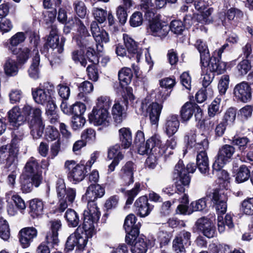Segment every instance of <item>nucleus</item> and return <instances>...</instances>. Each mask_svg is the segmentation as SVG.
Masks as SVG:
<instances>
[{"label":"nucleus","instance_id":"1","mask_svg":"<svg viewBox=\"0 0 253 253\" xmlns=\"http://www.w3.org/2000/svg\"><path fill=\"white\" fill-rule=\"evenodd\" d=\"M94 194L92 189H91L90 186H89L85 193V198L88 201V204L87 210H85L84 213V227L85 230L88 232V234L90 235L93 232V223L97 222L100 215L98 208L95 203V201L97 199V197Z\"/></svg>","mask_w":253,"mask_h":253},{"label":"nucleus","instance_id":"2","mask_svg":"<svg viewBox=\"0 0 253 253\" xmlns=\"http://www.w3.org/2000/svg\"><path fill=\"white\" fill-rule=\"evenodd\" d=\"M23 112L26 115V119L28 117L31 134L35 139L40 138L43 134L44 128L42 110L39 108H32L26 104L23 108Z\"/></svg>","mask_w":253,"mask_h":253},{"label":"nucleus","instance_id":"3","mask_svg":"<svg viewBox=\"0 0 253 253\" xmlns=\"http://www.w3.org/2000/svg\"><path fill=\"white\" fill-rule=\"evenodd\" d=\"M196 169L194 164H188L185 169L183 162L179 161L176 165L174 169V175L176 176V181L175 185L176 191L181 193H184L185 187H188L190 182L189 173H193Z\"/></svg>","mask_w":253,"mask_h":253},{"label":"nucleus","instance_id":"4","mask_svg":"<svg viewBox=\"0 0 253 253\" xmlns=\"http://www.w3.org/2000/svg\"><path fill=\"white\" fill-rule=\"evenodd\" d=\"M56 193L58 199V210L64 211L68 205L72 204L76 196V190L74 188H66L63 180L59 179L56 182Z\"/></svg>","mask_w":253,"mask_h":253},{"label":"nucleus","instance_id":"5","mask_svg":"<svg viewBox=\"0 0 253 253\" xmlns=\"http://www.w3.org/2000/svg\"><path fill=\"white\" fill-rule=\"evenodd\" d=\"M93 223V232L91 235L88 234V232L85 230L84 227V221L83 224V228L84 231V233H79L76 232L74 234H71L68 238L66 243V248L70 250H72L75 247L81 251L84 249L87 242V238H91L95 234L94 224Z\"/></svg>","mask_w":253,"mask_h":253},{"label":"nucleus","instance_id":"6","mask_svg":"<svg viewBox=\"0 0 253 253\" xmlns=\"http://www.w3.org/2000/svg\"><path fill=\"white\" fill-rule=\"evenodd\" d=\"M219 58L213 55L210 58L209 55L206 57L201 56V69L202 71H209L211 73H216L217 75L223 74L226 71V64L225 62L220 61Z\"/></svg>","mask_w":253,"mask_h":253},{"label":"nucleus","instance_id":"7","mask_svg":"<svg viewBox=\"0 0 253 253\" xmlns=\"http://www.w3.org/2000/svg\"><path fill=\"white\" fill-rule=\"evenodd\" d=\"M64 167L68 171L69 180L75 184L82 181L87 172L85 166L76 164L73 160L66 161Z\"/></svg>","mask_w":253,"mask_h":253},{"label":"nucleus","instance_id":"8","mask_svg":"<svg viewBox=\"0 0 253 253\" xmlns=\"http://www.w3.org/2000/svg\"><path fill=\"white\" fill-rule=\"evenodd\" d=\"M24 173L30 177L36 187H39L42 182V172L40 170L38 162L33 157L30 158L26 163L24 168Z\"/></svg>","mask_w":253,"mask_h":253},{"label":"nucleus","instance_id":"9","mask_svg":"<svg viewBox=\"0 0 253 253\" xmlns=\"http://www.w3.org/2000/svg\"><path fill=\"white\" fill-rule=\"evenodd\" d=\"M191 233L185 230L178 232L172 241V249L176 253H185V248L191 245Z\"/></svg>","mask_w":253,"mask_h":253},{"label":"nucleus","instance_id":"10","mask_svg":"<svg viewBox=\"0 0 253 253\" xmlns=\"http://www.w3.org/2000/svg\"><path fill=\"white\" fill-rule=\"evenodd\" d=\"M234 153L235 148L233 146L228 144L222 145L219 149L215 157L214 168L216 169L223 168L225 165L230 162Z\"/></svg>","mask_w":253,"mask_h":253},{"label":"nucleus","instance_id":"11","mask_svg":"<svg viewBox=\"0 0 253 253\" xmlns=\"http://www.w3.org/2000/svg\"><path fill=\"white\" fill-rule=\"evenodd\" d=\"M195 113V117L197 120H200L202 117V111L200 107L195 103L186 102L181 107L180 114L182 122L189 121Z\"/></svg>","mask_w":253,"mask_h":253},{"label":"nucleus","instance_id":"12","mask_svg":"<svg viewBox=\"0 0 253 253\" xmlns=\"http://www.w3.org/2000/svg\"><path fill=\"white\" fill-rule=\"evenodd\" d=\"M54 92L53 85L48 83L44 84L43 89H33L32 95L36 103L43 105L51 99V95Z\"/></svg>","mask_w":253,"mask_h":253},{"label":"nucleus","instance_id":"13","mask_svg":"<svg viewBox=\"0 0 253 253\" xmlns=\"http://www.w3.org/2000/svg\"><path fill=\"white\" fill-rule=\"evenodd\" d=\"M90 30L92 36L96 42V47L99 51L103 49V44L108 42L110 38L108 33L104 29H100L96 21H93L90 25Z\"/></svg>","mask_w":253,"mask_h":253},{"label":"nucleus","instance_id":"14","mask_svg":"<svg viewBox=\"0 0 253 253\" xmlns=\"http://www.w3.org/2000/svg\"><path fill=\"white\" fill-rule=\"evenodd\" d=\"M234 97L240 102L247 103L252 99V88L246 82L237 84L233 89Z\"/></svg>","mask_w":253,"mask_h":253},{"label":"nucleus","instance_id":"15","mask_svg":"<svg viewBox=\"0 0 253 253\" xmlns=\"http://www.w3.org/2000/svg\"><path fill=\"white\" fill-rule=\"evenodd\" d=\"M141 108L149 114L151 123L153 125L157 124L159 120L162 105L157 102H148L145 99L142 103Z\"/></svg>","mask_w":253,"mask_h":253},{"label":"nucleus","instance_id":"16","mask_svg":"<svg viewBox=\"0 0 253 253\" xmlns=\"http://www.w3.org/2000/svg\"><path fill=\"white\" fill-rule=\"evenodd\" d=\"M227 196L221 190H214L212 193L211 201L218 215L224 214L227 210Z\"/></svg>","mask_w":253,"mask_h":253},{"label":"nucleus","instance_id":"17","mask_svg":"<svg viewBox=\"0 0 253 253\" xmlns=\"http://www.w3.org/2000/svg\"><path fill=\"white\" fill-rule=\"evenodd\" d=\"M90 122L95 126H108L109 123V116L108 111L105 109H98L93 108L88 115Z\"/></svg>","mask_w":253,"mask_h":253},{"label":"nucleus","instance_id":"18","mask_svg":"<svg viewBox=\"0 0 253 253\" xmlns=\"http://www.w3.org/2000/svg\"><path fill=\"white\" fill-rule=\"evenodd\" d=\"M124 41L129 58H134L138 62L142 56V51L138 47L137 43L127 35H124Z\"/></svg>","mask_w":253,"mask_h":253},{"label":"nucleus","instance_id":"19","mask_svg":"<svg viewBox=\"0 0 253 253\" xmlns=\"http://www.w3.org/2000/svg\"><path fill=\"white\" fill-rule=\"evenodd\" d=\"M197 228L204 235L209 238H212L215 234V228L210 219L203 217L199 218L195 224Z\"/></svg>","mask_w":253,"mask_h":253},{"label":"nucleus","instance_id":"20","mask_svg":"<svg viewBox=\"0 0 253 253\" xmlns=\"http://www.w3.org/2000/svg\"><path fill=\"white\" fill-rule=\"evenodd\" d=\"M218 17L224 26L227 25V22L230 21H238L244 16L243 12L239 9L232 7L229 9L226 13L220 11L218 13Z\"/></svg>","mask_w":253,"mask_h":253},{"label":"nucleus","instance_id":"21","mask_svg":"<svg viewBox=\"0 0 253 253\" xmlns=\"http://www.w3.org/2000/svg\"><path fill=\"white\" fill-rule=\"evenodd\" d=\"M38 234L37 230L33 227H25L19 232V241L23 248H28L36 238Z\"/></svg>","mask_w":253,"mask_h":253},{"label":"nucleus","instance_id":"22","mask_svg":"<svg viewBox=\"0 0 253 253\" xmlns=\"http://www.w3.org/2000/svg\"><path fill=\"white\" fill-rule=\"evenodd\" d=\"M9 122L13 126L18 127L26 120V115L18 106H14L8 112Z\"/></svg>","mask_w":253,"mask_h":253},{"label":"nucleus","instance_id":"23","mask_svg":"<svg viewBox=\"0 0 253 253\" xmlns=\"http://www.w3.org/2000/svg\"><path fill=\"white\" fill-rule=\"evenodd\" d=\"M12 149L11 145L8 149L6 145H3L0 147V163H5L7 167H10L15 162L18 153L14 154Z\"/></svg>","mask_w":253,"mask_h":253},{"label":"nucleus","instance_id":"24","mask_svg":"<svg viewBox=\"0 0 253 253\" xmlns=\"http://www.w3.org/2000/svg\"><path fill=\"white\" fill-rule=\"evenodd\" d=\"M149 29L153 35L163 38L168 35L169 27L167 24L160 19L154 23H150Z\"/></svg>","mask_w":253,"mask_h":253},{"label":"nucleus","instance_id":"25","mask_svg":"<svg viewBox=\"0 0 253 253\" xmlns=\"http://www.w3.org/2000/svg\"><path fill=\"white\" fill-rule=\"evenodd\" d=\"M136 218L133 214H129L125 219L124 227L126 232L129 235L135 236L139 233L141 226L140 223H136Z\"/></svg>","mask_w":253,"mask_h":253},{"label":"nucleus","instance_id":"26","mask_svg":"<svg viewBox=\"0 0 253 253\" xmlns=\"http://www.w3.org/2000/svg\"><path fill=\"white\" fill-rule=\"evenodd\" d=\"M179 126V122L177 115H170L167 117L165 125V132L169 136L174 134Z\"/></svg>","mask_w":253,"mask_h":253},{"label":"nucleus","instance_id":"27","mask_svg":"<svg viewBox=\"0 0 253 253\" xmlns=\"http://www.w3.org/2000/svg\"><path fill=\"white\" fill-rule=\"evenodd\" d=\"M134 205L137 213L142 217L148 215L152 209L148 203L147 198L145 196L139 198L135 201Z\"/></svg>","mask_w":253,"mask_h":253},{"label":"nucleus","instance_id":"28","mask_svg":"<svg viewBox=\"0 0 253 253\" xmlns=\"http://www.w3.org/2000/svg\"><path fill=\"white\" fill-rule=\"evenodd\" d=\"M50 223V231L46 235V240L48 243L56 244L58 242V231L61 228V223L58 220L51 221Z\"/></svg>","mask_w":253,"mask_h":253},{"label":"nucleus","instance_id":"29","mask_svg":"<svg viewBox=\"0 0 253 253\" xmlns=\"http://www.w3.org/2000/svg\"><path fill=\"white\" fill-rule=\"evenodd\" d=\"M73 23L75 24L77 28V32L76 36L77 38L82 42V44L84 43V40L86 38H90V34L84 25L83 22L78 18H75L74 19Z\"/></svg>","mask_w":253,"mask_h":253},{"label":"nucleus","instance_id":"30","mask_svg":"<svg viewBox=\"0 0 253 253\" xmlns=\"http://www.w3.org/2000/svg\"><path fill=\"white\" fill-rule=\"evenodd\" d=\"M119 133L121 147L124 149L128 148L132 143V135L130 129L128 127H123L119 129Z\"/></svg>","mask_w":253,"mask_h":253},{"label":"nucleus","instance_id":"31","mask_svg":"<svg viewBox=\"0 0 253 253\" xmlns=\"http://www.w3.org/2000/svg\"><path fill=\"white\" fill-rule=\"evenodd\" d=\"M197 165L202 173H205L209 170V159L205 151H200L197 156Z\"/></svg>","mask_w":253,"mask_h":253},{"label":"nucleus","instance_id":"32","mask_svg":"<svg viewBox=\"0 0 253 253\" xmlns=\"http://www.w3.org/2000/svg\"><path fill=\"white\" fill-rule=\"evenodd\" d=\"M30 214L33 217H37L42 214L43 204L42 200L34 199L30 202Z\"/></svg>","mask_w":253,"mask_h":253},{"label":"nucleus","instance_id":"33","mask_svg":"<svg viewBox=\"0 0 253 253\" xmlns=\"http://www.w3.org/2000/svg\"><path fill=\"white\" fill-rule=\"evenodd\" d=\"M112 114L115 122L121 123L126 117V112L124 107L119 102H115L112 109Z\"/></svg>","mask_w":253,"mask_h":253},{"label":"nucleus","instance_id":"34","mask_svg":"<svg viewBox=\"0 0 253 253\" xmlns=\"http://www.w3.org/2000/svg\"><path fill=\"white\" fill-rule=\"evenodd\" d=\"M33 52H35V56L33 58L32 64L28 70V73L31 78L34 79H37L39 77V66L40 59L38 50L33 49Z\"/></svg>","mask_w":253,"mask_h":253},{"label":"nucleus","instance_id":"35","mask_svg":"<svg viewBox=\"0 0 253 253\" xmlns=\"http://www.w3.org/2000/svg\"><path fill=\"white\" fill-rule=\"evenodd\" d=\"M65 42V38L62 37L59 41V37H48L47 38V44L51 48L59 53H61L64 50V45Z\"/></svg>","mask_w":253,"mask_h":253},{"label":"nucleus","instance_id":"36","mask_svg":"<svg viewBox=\"0 0 253 253\" xmlns=\"http://www.w3.org/2000/svg\"><path fill=\"white\" fill-rule=\"evenodd\" d=\"M93 89V86L92 83L88 81H84L79 86V93L77 98L78 99L84 101H87L88 98L85 94L90 93Z\"/></svg>","mask_w":253,"mask_h":253},{"label":"nucleus","instance_id":"37","mask_svg":"<svg viewBox=\"0 0 253 253\" xmlns=\"http://www.w3.org/2000/svg\"><path fill=\"white\" fill-rule=\"evenodd\" d=\"M5 74L7 76H15L18 72V67L17 62L13 59L8 58L3 65Z\"/></svg>","mask_w":253,"mask_h":253},{"label":"nucleus","instance_id":"38","mask_svg":"<svg viewBox=\"0 0 253 253\" xmlns=\"http://www.w3.org/2000/svg\"><path fill=\"white\" fill-rule=\"evenodd\" d=\"M179 201L180 204L177 207V213L184 215H190L192 213V211L188 208L189 199L187 194H183L181 197L179 198Z\"/></svg>","mask_w":253,"mask_h":253},{"label":"nucleus","instance_id":"39","mask_svg":"<svg viewBox=\"0 0 253 253\" xmlns=\"http://www.w3.org/2000/svg\"><path fill=\"white\" fill-rule=\"evenodd\" d=\"M225 225L229 228L234 227L232 217L231 215L227 214L224 217L221 215H218L217 217V226L219 232H223L225 230Z\"/></svg>","mask_w":253,"mask_h":253},{"label":"nucleus","instance_id":"40","mask_svg":"<svg viewBox=\"0 0 253 253\" xmlns=\"http://www.w3.org/2000/svg\"><path fill=\"white\" fill-rule=\"evenodd\" d=\"M26 39V36L23 32H18L13 35L9 40V49L13 54H17V52L15 47L22 43Z\"/></svg>","mask_w":253,"mask_h":253},{"label":"nucleus","instance_id":"41","mask_svg":"<svg viewBox=\"0 0 253 253\" xmlns=\"http://www.w3.org/2000/svg\"><path fill=\"white\" fill-rule=\"evenodd\" d=\"M132 77L131 70L129 68H124L118 73V78L121 85L124 86L131 82Z\"/></svg>","mask_w":253,"mask_h":253},{"label":"nucleus","instance_id":"42","mask_svg":"<svg viewBox=\"0 0 253 253\" xmlns=\"http://www.w3.org/2000/svg\"><path fill=\"white\" fill-rule=\"evenodd\" d=\"M252 59H245L241 61L237 66L238 74L240 76H244L253 67V56H251Z\"/></svg>","mask_w":253,"mask_h":253},{"label":"nucleus","instance_id":"43","mask_svg":"<svg viewBox=\"0 0 253 253\" xmlns=\"http://www.w3.org/2000/svg\"><path fill=\"white\" fill-rule=\"evenodd\" d=\"M6 199L7 201L11 200L17 208L20 210H24L26 205L24 200L17 194L13 191H9L6 194Z\"/></svg>","mask_w":253,"mask_h":253},{"label":"nucleus","instance_id":"44","mask_svg":"<svg viewBox=\"0 0 253 253\" xmlns=\"http://www.w3.org/2000/svg\"><path fill=\"white\" fill-rule=\"evenodd\" d=\"M177 145V141L175 137L169 136L165 143L163 144L162 147V151L165 154L166 156L173 154L172 150L174 149Z\"/></svg>","mask_w":253,"mask_h":253},{"label":"nucleus","instance_id":"45","mask_svg":"<svg viewBox=\"0 0 253 253\" xmlns=\"http://www.w3.org/2000/svg\"><path fill=\"white\" fill-rule=\"evenodd\" d=\"M65 217L69 225L72 227H76L79 223V217L77 213L72 209H68L66 211Z\"/></svg>","mask_w":253,"mask_h":253},{"label":"nucleus","instance_id":"46","mask_svg":"<svg viewBox=\"0 0 253 253\" xmlns=\"http://www.w3.org/2000/svg\"><path fill=\"white\" fill-rule=\"evenodd\" d=\"M14 137L12 139L10 145L12 147V151L14 154L18 153L19 151V143L20 141L23 139L24 134L23 130H17L14 132Z\"/></svg>","mask_w":253,"mask_h":253},{"label":"nucleus","instance_id":"47","mask_svg":"<svg viewBox=\"0 0 253 253\" xmlns=\"http://www.w3.org/2000/svg\"><path fill=\"white\" fill-rule=\"evenodd\" d=\"M132 253H145L147 251V245L144 240L141 238H137L135 243L131 247Z\"/></svg>","mask_w":253,"mask_h":253},{"label":"nucleus","instance_id":"48","mask_svg":"<svg viewBox=\"0 0 253 253\" xmlns=\"http://www.w3.org/2000/svg\"><path fill=\"white\" fill-rule=\"evenodd\" d=\"M250 176V171L244 165L240 167L236 175V180L238 183H242L247 180Z\"/></svg>","mask_w":253,"mask_h":253},{"label":"nucleus","instance_id":"49","mask_svg":"<svg viewBox=\"0 0 253 253\" xmlns=\"http://www.w3.org/2000/svg\"><path fill=\"white\" fill-rule=\"evenodd\" d=\"M237 111L234 108H230L225 112L222 121L227 126L232 125L234 124L236 117Z\"/></svg>","mask_w":253,"mask_h":253},{"label":"nucleus","instance_id":"50","mask_svg":"<svg viewBox=\"0 0 253 253\" xmlns=\"http://www.w3.org/2000/svg\"><path fill=\"white\" fill-rule=\"evenodd\" d=\"M73 7L76 13L81 18L85 17L86 14V7L84 1L76 0L73 3Z\"/></svg>","mask_w":253,"mask_h":253},{"label":"nucleus","instance_id":"51","mask_svg":"<svg viewBox=\"0 0 253 253\" xmlns=\"http://www.w3.org/2000/svg\"><path fill=\"white\" fill-rule=\"evenodd\" d=\"M213 95V90L211 87L199 90L196 94V99L198 102L202 103L205 101L208 97H211Z\"/></svg>","mask_w":253,"mask_h":253},{"label":"nucleus","instance_id":"52","mask_svg":"<svg viewBox=\"0 0 253 253\" xmlns=\"http://www.w3.org/2000/svg\"><path fill=\"white\" fill-rule=\"evenodd\" d=\"M10 237V229L7 221L3 218H0V237L4 240H7Z\"/></svg>","mask_w":253,"mask_h":253},{"label":"nucleus","instance_id":"53","mask_svg":"<svg viewBox=\"0 0 253 253\" xmlns=\"http://www.w3.org/2000/svg\"><path fill=\"white\" fill-rule=\"evenodd\" d=\"M94 18L99 23H103L106 19L107 12L106 10L98 7H94L92 10Z\"/></svg>","mask_w":253,"mask_h":253},{"label":"nucleus","instance_id":"54","mask_svg":"<svg viewBox=\"0 0 253 253\" xmlns=\"http://www.w3.org/2000/svg\"><path fill=\"white\" fill-rule=\"evenodd\" d=\"M213 12V8L212 7H205L201 12L200 20L202 23L205 24H210L213 21V18L211 16Z\"/></svg>","mask_w":253,"mask_h":253},{"label":"nucleus","instance_id":"55","mask_svg":"<svg viewBox=\"0 0 253 253\" xmlns=\"http://www.w3.org/2000/svg\"><path fill=\"white\" fill-rule=\"evenodd\" d=\"M120 146L116 144L111 147L108 151V156L110 159L120 161L123 159V155L120 152Z\"/></svg>","mask_w":253,"mask_h":253},{"label":"nucleus","instance_id":"56","mask_svg":"<svg viewBox=\"0 0 253 253\" xmlns=\"http://www.w3.org/2000/svg\"><path fill=\"white\" fill-rule=\"evenodd\" d=\"M45 137L48 141L59 139L60 134L58 130L52 126H48L45 129Z\"/></svg>","mask_w":253,"mask_h":253},{"label":"nucleus","instance_id":"57","mask_svg":"<svg viewBox=\"0 0 253 253\" xmlns=\"http://www.w3.org/2000/svg\"><path fill=\"white\" fill-rule=\"evenodd\" d=\"M221 102V98L220 97H216L211 103L209 107V115L211 117H214L215 115L220 113V103Z\"/></svg>","mask_w":253,"mask_h":253},{"label":"nucleus","instance_id":"58","mask_svg":"<svg viewBox=\"0 0 253 253\" xmlns=\"http://www.w3.org/2000/svg\"><path fill=\"white\" fill-rule=\"evenodd\" d=\"M85 119L81 116H73L72 118L71 126L74 130L81 129L85 123Z\"/></svg>","mask_w":253,"mask_h":253},{"label":"nucleus","instance_id":"59","mask_svg":"<svg viewBox=\"0 0 253 253\" xmlns=\"http://www.w3.org/2000/svg\"><path fill=\"white\" fill-rule=\"evenodd\" d=\"M140 191V184L139 183H136L133 188L131 190L128 191L126 193L127 200L126 204L127 205L131 204L134 200V198Z\"/></svg>","mask_w":253,"mask_h":253},{"label":"nucleus","instance_id":"60","mask_svg":"<svg viewBox=\"0 0 253 253\" xmlns=\"http://www.w3.org/2000/svg\"><path fill=\"white\" fill-rule=\"evenodd\" d=\"M86 72L90 80L94 82L97 81L99 75L96 63L89 65L86 68Z\"/></svg>","mask_w":253,"mask_h":253},{"label":"nucleus","instance_id":"61","mask_svg":"<svg viewBox=\"0 0 253 253\" xmlns=\"http://www.w3.org/2000/svg\"><path fill=\"white\" fill-rule=\"evenodd\" d=\"M111 101L110 98L107 96H100L97 100L96 106L95 108L98 109H105L108 111L110 107Z\"/></svg>","mask_w":253,"mask_h":253},{"label":"nucleus","instance_id":"62","mask_svg":"<svg viewBox=\"0 0 253 253\" xmlns=\"http://www.w3.org/2000/svg\"><path fill=\"white\" fill-rule=\"evenodd\" d=\"M145 12V16L146 19L149 21V24L152 22H157L160 20L161 15L156 12L155 7L152 9H148L144 10Z\"/></svg>","mask_w":253,"mask_h":253},{"label":"nucleus","instance_id":"63","mask_svg":"<svg viewBox=\"0 0 253 253\" xmlns=\"http://www.w3.org/2000/svg\"><path fill=\"white\" fill-rule=\"evenodd\" d=\"M148 145H150L152 150L155 147L159 148L162 151V147L163 143L161 139V137L158 134H155L147 140Z\"/></svg>","mask_w":253,"mask_h":253},{"label":"nucleus","instance_id":"64","mask_svg":"<svg viewBox=\"0 0 253 253\" xmlns=\"http://www.w3.org/2000/svg\"><path fill=\"white\" fill-rule=\"evenodd\" d=\"M169 27L172 32L177 35L181 34L184 29L183 23L180 20L171 21Z\"/></svg>","mask_w":253,"mask_h":253}]
</instances>
